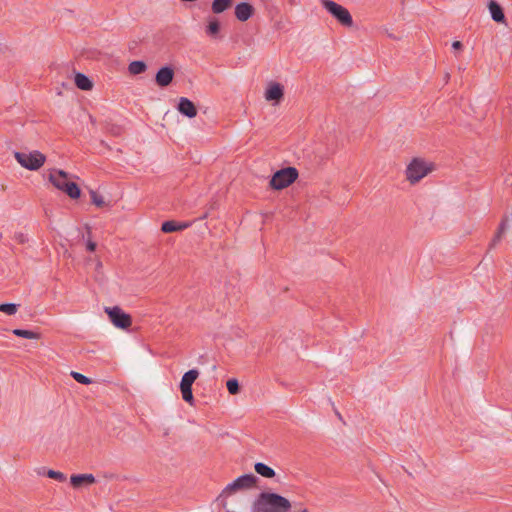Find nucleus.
<instances>
[{
	"label": "nucleus",
	"instance_id": "nucleus-1",
	"mask_svg": "<svg viewBox=\"0 0 512 512\" xmlns=\"http://www.w3.org/2000/svg\"><path fill=\"white\" fill-rule=\"evenodd\" d=\"M291 502L274 492L263 491L252 503V512H289Z\"/></svg>",
	"mask_w": 512,
	"mask_h": 512
},
{
	"label": "nucleus",
	"instance_id": "nucleus-2",
	"mask_svg": "<svg viewBox=\"0 0 512 512\" xmlns=\"http://www.w3.org/2000/svg\"><path fill=\"white\" fill-rule=\"evenodd\" d=\"M49 181L57 189L65 192L70 198L78 199L81 195L79 186L69 180V175L63 170H53L49 174Z\"/></svg>",
	"mask_w": 512,
	"mask_h": 512
},
{
	"label": "nucleus",
	"instance_id": "nucleus-3",
	"mask_svg": "<svg viewBox=\"0 0 512 512\" xmlns=\"http://www.w3.org/2000/svg\"><path fill=\"white\" fill-rule=\"evenodd\" d=\"M258 482V477L254 474H244L237 477L234 481L226 485V487L222 490L221 494L218 496L217 500L222 501V506H226V498L240 490H247L253 488Z\"/></svg>",
	"mask_w": 512,
	"mask_h": 512
},
{
	"label": "nucleus",
	"instance_id": "nucleus-4",
	"mask_svg": "<svg viewBox=\"0 0 512 512\" xmlns=\"http://www.w3.org/2000/svg\"><path fill=\"white\" fill-rule=\"evenodd\" d=\"M298 177V171L295 167H287L276 171L270 185L275 190H281L292 184Z\"/></svg>",
	"mask_w": 512,
	"mask_h": 512
},
{
	"label": "nucleus",
	"instance_id": "nucleus-5",
	"mask_svg": "<svg viewBox=\"0 0 512 512\" xmlns=\"http://www.w3.org/2000/svg\"><path fill=\"white\" fill-rule=\"evenodd\" d=\"M323 7L343 26L352 27L353 19L345 7L332 1V0H321Z\"/></svg>",
	"mask_w": 512,
	"mask_h": 512
},
{
	"label": "nucleus",
	"instance_id": "nucleus-6",
	"mask_svg": "<svg viewBox=\"0 0 512 512\" xmlns=\"http://www.w3.org/2000/svg\"><path fill=\"white\" fill-rule=\"evenodd\" d=\"M14 156L22 167L32 171L38 170L46 160L45 155L37 150L29 153L15 152Z\"/></svg>",
	"mask_w": 512,
	"mask_h": 512
},
{
	"label": "nucleus",
	"instance_id": "nucleus-7",
	"mask_svg": "<svg viewBox=\"0 0 512 512\" xmlns=\"http://www.w3.org/2000/svg\"><path fill=\"white\" fill-rule=\"evenodd\" d=\"M431 168L427 166L426 162L415 158L406 168V177L411 183H416L425 177Z\"/></svg>",
	"mask_w": 512,
	"mask_h": 512
},
{
	"label": "nucleus",
	"instance_id": "nucleus-8",
	"mask_svg": "<svg viewBox=\"0 0 512 512\" xmlns=\"http://www.w3.org/2000/svg\"><path fill=\"white\" fill-rule=\"evenodd\" d=\"M105 312L108 314L110 321L117 328L127 329L132 324L131 316L118 306L106 307Z\"/></svg>",
	"mask_w": 512,
	"mask_h": 512
},
{
	"label": "nucleus",
	"instance_id": "nucleus-9",
	"mask_svg": "<svg viewBox=\"0 0 512 512\" xmlns=\"http://www.w3.org/2000/svg\"><path fill=\"white\" fill-rule=\"evenodd\" d=\"M174 78V70L170 66H163L161 67L156 75H155V82L160 87H167L171 84Z\"/></svg>",
	"mask_w": 512,
	"mask_h": 512
},
{
	"label": "nucleus",
	"instance_id": "nucleus-10",
	"mask_svg": "<svg viewBox=\"0 0 512 512\" xmlns=\"http://www.w3.org/2000/svg\"><path fill=\"white\" fill-rule=\"evenodd\" d=\"M177 110L188 118H194L197 115V108L195 104L186 97L179 99Z\"/></svg>",
	"mask_w": 512,
	"mask_h": 512
},
{
	"label": "nucleus",
	"instance_id": "nucleus-11",
	"mask_svg": "<svg viewBox=\"0 0 512 512\" xmlns=\"http://www.w3.org/2000/svg\"><path fill=\"white\" fill-rule=\"evenodd\" d=\"M253 13L254 7L247 2H241L235 7V16L241 22H245L251 18Z\"/></svg>",
	"mask_w": 512,
	"mask_h": 512
},
{
	"label": "nucleus",
	"instance_id": "nucleus-12",
	"mask_svg": "<svg viewBox=\"0 0 512 512\" xmlns=\"http://www.w3.org/2000/svg\"><path fill=\"white\" fill-rule=\"evenodd\" d=\"M284 90L282 85L279 83H272L265 92V98L267 101H276L278 102L283 98Z\"/></svg>",
	"mask_w": 512,
	"mask_h": 512
},
{
	"label": "nucleus",
	"instance_id": "nucleus-13",
	"mask_svg": "<svg viewBox=\"0 0 512 512\" xmlns=\"http://www.w3.org/2000/svg\"><path fill=\"white\" fill-rule=\"evenodd\" d=\"M189 223L176 222L173 220L165 221L162 223L161 230L164 233H172L176 231H182L189 227Z\"/></svg>",
	"mask_w": 512,
	"mask_h": 512
},
{
	"label": "nucleus",
	"instance_id": "nucleus-14",
	"mask_svg": "<svg viewBox=\"0 0 512 512\" xmlns=\"http://www.w3.org/2000/svg\"><path fill=\"white\" fill-rule=\"evenodd\" d=\"M488 7L491 14V18L497 23H504L505 15L502 7L494 0L490 1Z\"/></svg>",
	"mask_w": 512,
	"mask_h": 512
},
{
	"label": "nucleus",
	"instance_id": "nucleus-15",
	"mask_svg": "<svg viewBox=\"0 0 512 512\" xmlns=\"http://www.w3.org/2000/svg\"><path fill=\"white\" fill-rule=\"evenodd\" d=\"M198 376L199 371L197 369H190L182 376L179 387L192 388V385Z\"/></svg>",
	"mask_w": 512,
	"mask_h": 512
},
{
	"label": "nucleus",
	"instance_id": "nucleus-16",
	"mask_svg": "<svg viewBox=\"0 0 512 512\" xmlns=\"http://www.w3.org/2000/svg\"><path fill=\"white\" fill-rule=\"evenodd\" d=\"M254 469L257 474L264 478H273L276 475L275 470L263 462L255 463Z\"/></svg>",
	"mask_w": 512,
	"mask_h": 512
},
{
	"label": "nucleus",
	"instance_id": "nucleus-17",
	"mask_svg": "<svg viewBox=\"0 0 512 512\" xmlns=\"http://www.w3.org/2000/svg\"><path fill=\"white\" fill-rule=\"evenodd\" d=\"M71 484L74 487H79L82 483L92 484L95 482V477L92 474H75L70 478Z\"/></svg>",
	"mask_w": 512,
	"mask_h": 512
},
{
	"label": "nucleus",
	"instance_id": "nucleus-18",
	"mask_svg": "<svg viewBox=\"0 0 512 512\" xmlns=\"http://www.w3.org/2000/svg\"><path fill=\"white\" fill-rule=\"evenodd\" d=\"M75 85L84 91H88L93 87L92 81L86 75L80 72L75 74Z\"/></svg>",
	"mask_w": 512,
	"mask_h": 512
},
{
	"label": "nucleus",
	"instance_id": "nucleus-19",
	"mask_svg": "<svg viewBox=\"0 0 512 512\" xmlns=\"http://www.w3.org/2000/svg\"><path fill=\"white\" fill-rule=\"evenodd\" d=\"M507 228H508V218L504 217L502 219V221L500 222L497 232L491 241V244H490L491 247H494L501 241L502 236L505 233V231L507 230Z\"/></svg>",
	"mask_w": 512,
	"mask_h": 512
},
{
	"label": "nucleus",
	"instance_id": "nucleus-20",
	"mask_svg": "<svg viewBox=\"0 0 512 512\" xmlns=\"http://www.w3.org/2000/svg\"><path fill=\"white\" fill-rule=\"evenodd\" d=\"M233 0H213L211 9L213 13L220 14L232 5Z\"/></svg>",
	"mask_w": 512,
	"mask_h": 512
},
{
	"label": "nucleus",
	"instance_id": "nucleus-21",
	"mask_svg": "<svg viewBox=\"0 0 512 512\" xmlns=\"http://www.w3.org/2000/svg\"><path fill=\"white\" fill-rule=\"evenodd\" d=\"M147 65L144 61L135 60L132 61L128 66V71L132 75H139L146 71Z\"/></svg>",
	"mask_w": 512,
	"mask_h": 512
},
{
	"label": "nucleus",
	"instance_id": "nucleus-22",
	"mask_svg": "<svg viewBox=\"0 0 512 512\" xmlns=\"http://www.w3.org/2000/svg\"><path fill=\"white\" fill-rule=\"evenodd\" d=\"M12 332L14 335L21 337V338H25V339H36L37 340V339H40V337H41L40 333H38V332L20 329V328H16Z\"/></svg>",
	"mask_w": 512,
	"mask_h": 512
},
{
	"label": "nucleus",
	"instance_id": "nucleus-23",
	"mask_svg": "<svg viewBox=\"0 0 512 512\" xmlns=\"http://www.w3.org/2000/svg\"><path fill=\"white\" fill-rule=\"evenodd\" d=\"M220 32V23L216 18L209 21L206 26V34L210 37H216Z\"/></svg>",
	"mask_w": 512,
	"mask_h": 512
},
{
	"label": "nucleus",
	"instance_id": "nucleus-24",
	"mask_svg": "<svg viewBox=\"0 0 512 512\" xmlns=\"http://www.w3.org/2000/svg\"><path fill=\"white\" fill-rule=\"evenodd\" d=\"M18 304L15 303H2L0 304V312L6 313L7 315H14L18 311Z\"/></svg>",
	"mask_w": 512,
	"mask_h": 512
},
{
	"label": "nucleus",
	"instance_id": "nucleus-25",
	"mask_svg": "<svg viewBox=\"0 0 512 512\" xmlns=\"http://www.w3.org/2000/svg\"><path fill=\"white\" fill-rule=\"evenodd\" d=\"M180 391L182 394V398L185 402H187L190 405L194 404V396L192 392V388H184L180 387Z\"/></svg>",
	"mask_w": 512,
	"mask_h": 512
},
{
	"label": "nucleus",
	"instance_id": "nucleus-26",
	"mask_svg": "<svg viewBox=\"0 0 512 512\" xmlns=\"http://www.w3.org/2000/svg\"><path fill=\"white\" fill-rule=\"evenodd\" d=\"M70 375L72 376V378L75 381H77L80 384L89 385L92 383V380L90 378H88L87 376H85L79 372L72 371Z\"/></svg>",
	"mask_w": 512,
	"mask_h": 512
},
{
	"label": "nucleus",
	"instance_id": "nucleus-27",
	"mask_svg": "<svg viewBox=\"0 0 512 512\" xmlns=\"http://www.w3.org/2000/svg\"><path fill=\"white\" fill-rule=\"evenodd\" d=\"M226 386L229 393L232 395L237 394L240 390L239 382L235 378L229 379L226 383Z\"/></svg>",
	"mask_w": 512,
	"mask_h": 512
},
{
	"label": "nucleus",
	"instance_id": "nucleus-28",
	"mask_svg": "<svg viewBox=\"0 0 512 512\" xmlns=\"http://www.w3.org/2000/svg\"><path fill=\"white\" fill-rule=\"evenodd\" d=\"M47 476L51 479H55L59 482H63L66 480V476L65 474H63L62 472L60 471H55V470H52V469H49L47 471Z\"/></svg>",
	"mask_w": 512,
	"mask_h": 512
},
{
	"label": "nucleus",
	"instance_id": "nucleus-29",
	"mask_svg": "<svg viewBox=\"0 0 512 512\" xmlns=\"http://www.w3.org/2000/svg\"><path fill=\"white\" fill-rule=\"evenodd\" d=\"M90 196H91V201L94 205H96L97 207L104 206L105 202H104L103 197L100 194H98L95 191H91Z\"/></svg>",
	"mask_w": 512,
	"mask_h": 512
},
{
	"label": "nucleus",
	"instance_id": "nucleus-30",
	"mask_svg": "<svg viewBox=\"0 0 512 512\" xmlns=\"http://www.w3.org/2000/svg\"><path fill=\"white\" fill-rule=\"evenodd\" d=\"M14 238L19 242V243H25L27 242L28 238L25 234H23L22 232H18V233H15L14 235Z\"/></svg>",
	"mask_w": 512,
	"mask_h": 512
},
{
	"label": "nucleus",
	"instance_id": "nucleus-31",
	"mask_svg": "<svg viewBox=\"0 0 512 512\" xmlns=\"http://www.w3.org/2000/svg\"><path fill=\"white\" fill-rule=\"evenodd\" d=\"M86 249L89 251V252H94L95 249H96V243L89 240L87 241V244H86Z\"/></svg>",
	"mask_w": 512,
	"mask_h": 512
},
{
	"label": "nucleus",
	"instance_id": "nucleus-32",
	"mask_svg": "<svg viewBox=\"0 0 512 512\" xmlns=\"http://www.w3.org/2000/svg\"><path fill=\"white\" fill-rule=\"evenodd\" d=\"M452 48L454 50H458V49H461L462 48V43L460 41H454L452 43Z\"/></svg>",
	"mask_w": 512,
	"mask_h": 512
},
{
	"label": "nucleus",
	"instance_id": "nucleus-33",
	"mask_svg": "<svg viewBox=\"0 0 512 512\" xmlns=\"http://www.w3.org/2000/svg\"><path fill=\"white\" fill-rule=\"evenodd\" d=\"M336 415H337V417H338L340 420H342V416H341V414H340L339 412H336Z\"/></svg>",
	"mask_w": 512,
	"mask_h": 512
},
{
	"label": "nucleus",
	"instance_id": "nucleus-34",
	"mask_svg": "<svg viewBox=\"0 0 512 512\" xmlns=\"http://www.w3.org/2000/svg\"><path fill=\"white\" fill-rule=\"evenodd\" d=\"M301 512H308L307 509L302 510Z\"/></svg>",
	"mask_w": 512,
	"mask_h": 512
}]
</instances>
